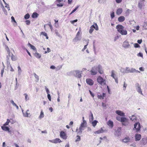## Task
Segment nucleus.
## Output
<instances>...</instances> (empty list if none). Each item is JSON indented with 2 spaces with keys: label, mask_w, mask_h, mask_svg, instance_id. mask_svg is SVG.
<instances>
[{
  "label": "nucleus",
  "mask_w": 147,
  "mask_h": 147,
  "mask_svg": "<svg viewBox=\"0 0 147 147\" xmlns=\"http://www.w3.org/2000/svg\"><path fill=\"white\" fill-rule=\"evenodd\" d=\"M134 129H135L136 132H138L141 128L140 123L139 122L136 123L134 124Z\"/></svg>",
  "instance_id": "obj_4"
},
{
  "label": "nucleus",
  "mask_w": 147,
  "mask_h": 147,
  "mask_svg": "<svg viewBox=\"0 0 147 147\" xmlns=\"http://www.w3.org/2000/svg\"><path fill=\"white\" fill-rule=\"evenodd\" d=\"M135 140L136 141H139L140 140L141 136L140 134H136L135 135Z\"/></svg>",
  "instance_id": "obj_10"
},
{
  "label": "nucleus",
  "mask_w": 147,
  "mask_h": 147,
  "mask_svg": "<svg viewBox=\"0 0 147 147\" xmlns=\"http://www.w3.org/2000/svg\"><path fill=\"white\" fill-rule=\"evenodd\" d=\"M10 102H11V103L12 104V105L13 106H15L16 107V108L17 109H19L18 107V106H17L16 105V104L15 103H14V101L13 100H11V101Z\"/></svg>",
  "instance_id": "obj_29"
},
{
  "label": "nucleus",
  "mask_w": 147,
  "mask_h": 147,
  "mask_svg": "<svg viewBox=\"0 0 147 147\" xmlns=\"http://www.w3.org/2000/svg\"><path fill=\"white\" fill-rule=\"evenodd\" d=\"M78 7H76L71 12V13H74L75 11L78 9Z\"/></svg>",
  "instance_id": "obj_48"
},
{
  "label": "nucleus",
  "mask_w": 147,
  "mask_h": 147,
  "mask_svg": "<svg viewBox=\"0 0 147 147\" xmlns=\"http://www.w3.org/2000/svg\"><path fill=\"white\" fill-rule=\"evenodd\" d=\"M124 27L121 25H118L116 27L117 31L122 35H126L127 34V32L124 29Z\"/></svg>",
  "instance_id": "obj_1"
},
{
  "label": "nucleus",
  "mask_w": 147,
  "mask_h": 147,
  "mask_svg": "<svg viewBox=\"0 0 147 147\" xmlns=\"http://www.w3.org/2000/svg\"><path fill=\"white\" fill-rule=\"evenodd\" d=\"M98 122V121L96 120H94L92 122V125L94 127H95L96 125L97 124V123Z\"/></svg>",
  "instance_id": "obj_30"
},
{
  "label": "nucleus",
  "mask_w": 147,
  "mask_h": 147,
  "mask_svg": "<svg viewBox=\"0 0 147 147\" xmlns=\"http://www.w3.org/2000/svg\"><path fill=\"white\" fill-rule=\"evenodd\" d=\"M138 56H140V57H142L143 56V54L142 53H139L138 54Z\"/></svg>",
  "instance_id": "obj_59"
},
{
  "label": "nucleus",
  "mask_w": 147,
  "mask_h": 147,
  "mask_svg": "<svg viewBox=\"0 0 147 147\" xmlns=\"http://www.w3.org/2000/svg\"><path fill=\"white\" fill-rule=\"evenodd\" d=\"M123 10L122 8H119L117 9L116 11V14L118 15H120L122 13Z\"/></svg>",
  "instance_id": "obj_15"
},
{
  "label": "nucleus",
  "mask_w": 147,
  "mask_h": 147,
  "mask_svg": "<svg viewBox=\"0 0 147 147\" xmlns=\"http://www.w3.org/2000/svg\"><path fill=\"white\" fill-rule=\"evenodd\" d=\"M137 91L139 93H140L142 95H143V94L142 93V92L140 87L138 86V87Z\"/></svg>",
  "instance_id": "obj_33"
},
{
  "label": "nucleus",
  "mask_w": 147,
  "mask_h": 147,
  "mask_svg": "<svg viewBox=\"0 0 147 147\" xmlns=\"http://www.w3.org/2000/svg\"><path fill=\"white\" fill-rule=\"evenodd\" d=\"M122 123V125H126L128 123V120L125 117H121V119L120 121Z\"/></svg>",
  "instance_id": "obj_5"
},
{
  "label": "nucleus",
  "mask_w": 147,
  "mask_h": 147,
  "mask_svg": "<svg viewBox=\"0 0 147 147\" xmlns=\"http://www.w3.org/2000/svg\"><path fill=\"white\" fill-rule=\"evenodd\" d=\"M116 113L118 114V115L122 116H125V113H123L122 111H121L119 110H117L115 111Z\"/></svg>",
  "instance_id": "obj_11"
},
{
  "label": "nucleus",
  "mask_w": 147,
  "mask_h": 147,
  "mask_svg": "<svg viewBox=\"0 0 147 147\" xmlns=\"http://www.w3.org/2000/svg\"><path fill=\"white\" fill-rule=\"evenodd\" d=\"M72 0H68V3L69 4H71V3Z\"/></svg>",
  "instance_id": "obj_60"
},
{
  "label": "nucleus",
  "mask_w": 147,
  "mask_h": 147,
  "mask_svg": "<svg viewBox=\"0 0 147 147\" xmlns=\"http://www.w3.org/2000/svg\"><path fill=\"white\" fill-rule=\"evenodd\" d=\"M116 119L118 121H120L121 119V117H120L118 116L117 117Z\"/></svg>",
  "instance_id": "obj_50"
},
{
  "label": "nucleus",
  "mask_w": 147,
  "mask_h": 147,
  "mask_svg": "<svg viewBox=\"0 0 147 147\" xmlns=\"http://www.w3.org/2000/svg\"><path fill=\"white\" fill-rule=\"evenodd\" d=\"M80 40L79 36H76V37L73 39V40L74 42H76Z\"/></svg>",
  "instance_id": "obj_24"
},
{
  "label": "nucleus",
  "mask_w": 147,
  "mask_h": 147,
  "mask_svg": "<svg viewBox=\"0 0 147 147\" xmlns=\"http://www.w3.org/2000/svg\"><path fill=\"white\" fill-rule=\"evenodd\" d=\"M88 42L87 43V44L86 45H85L84 47V48L82 49V51H84L87 48V46L88 45Z\"/></svg>",
  "instance_id": "obj_45"
},
{
  "label": "nucleus",
  "mask_w": 147,
  "mask_h": 147,
  "mask_svg": "<svg viewBox=\"0 0 147 147\" xmlns=\"http://www.w3.org/2000/svg\"><path fill=\"white\" fill-rule=\"evenodd\" d=\"M97 80V82L102 85H104L106 84L105 80L103 79L100 76H98Z\"/></svg>",
  "instance_id": "obj_2"
},
{
  "label": "nucleus",
  "mask_w": 147,
  "mask_h": 147,
  "mask_svg": "<svg viewBox=\"0 0 147 147\" xmlns=\"http://www.w3.org/2000/svg\"><path fill=\"white\" fill-rule=\"evenodd\" d=\"M103 131L102 129L101 128L100 129L98 130L97 131H95L94 133L95 134H98L101 133H102Z\"/></svg>",
  "instance_id": "obj_22"
},
{
  "label": "nucleus",
  "mask_w": 147,
  "mask_h": 147,
  "mask_svg": "<svg viewBox=\"0 0 147 147\" xmlns=\"http://www.w3.org/2000/svg\"><path fill=\"white\" fill-rule=\"evenodd\" d=\"M41 35H43L44 36H46V33L45 32H42L40 33Z\"/></svg>",
  "instance_id": "obj_55"
},
{
  "label": "nucleus",
  "mask_w": 147,
  "mask_h": 147,
  "mask_svg": "<svg viewBox=\"0 0 147 147\" xmlns=\"http://www.w3.org/2000/svg\"><path fill=\"white\" fill-rule=\"evenodd\" d=\"M38 14L36 13H34L32 16V17L33 18H36L38 17Z\"/></svg>",
  "instance_id": "obj_25"
},
{
  "label": "nucleus",
  "mask_w": 147,
  "mask_h": 147,
  "mask_svg": "<svg viewBox=\"0 0 147 147\" xmlns=\"http://www.w3.org/2000/svg\"><path fill=\"white\" fill-rule=\"evenodd\" d=\"M18 74L19 75H20L22 72V70L20 66H18Z\"/></svg>",
  "instance_id": "obj_27"
},
{
  "label": "nucleus",
  "mask_w": 147,
  "mask_h": 147,
  "mask_svg": "<svg viewBox=\"0 0 147 147\" xmlns=\"http://www.w3.org/2000/svg\"><path fill=\"white\" fill-rule=\"evenodd\" d=\"M95 29L96 30H98V28L97 24L94 23L93 25H92L90 27V28L89 31V32L90 34H91L94 30V29Z\"/></svg>",
  "instance_id": "obj_3"
},
{
  "label": "nucleus",
  "mask_w": 147,
  "mask_h": 147,
  "mask_svg": "<svg viewBox=\"0 0 147 147\" xmlns=\"http://www.w3.org/2000/svg\"><path fill=\"white\" fill-rule=\"evenodd\" d=\"M2 129L5 131H9V128L7 126H2Z\"/></svg>",
  "instance_id": "obj_23"
},
{
  "label": "nucleus",
  "mask_w": 147,
  "mask_h": 147,
  "mask_svg": "<svg viewBox=\"0 0 147 147\" xmlns=\"http://www.w3.org/2000/svg\"><path fill=\"white\" fill-rule=\"evenodd\" d=\"M30 47H31V49H33V50H34L35 51L36 50V48L34 46H33L32 45H30Z\"/></svg>",
  "instance_id": "obj_41"
},
{
  "label": "nucleus",
  "mask_w": 147,
  "mask_h": 147,
  "mask_svg": "<svg viewBox=\"0 0 147 147\" xmlns=\"http://www.w3.org/2000/svg\"><path fill=\"white\" fill-rule=\"evenodd\" d=\"M84 127L80 126L79 129V131L78 132V133L79 134H80L82 133V130L84 129Z\"/></svg>",
  "instance_id": "obj_20"
},
{
  "label": "nucleus",
  "mask_w": 147,
  "mask_h": 147,
  "mask_svg": "<svg viewBox=\"0 0 147 147\" xmlns=\"http://www.w3.org/2000/svg\"><path fill=\"white\" fill-rule=\"evenodd\" d=\"M30 17L29 14L28 13L26 14L24 16V18L26 19H28Z\"/></svg>",
  "instance_id": "obj_37"
},
{
  "label": "nucleus",
  "mask_w": 147,
  "mask_h": 147,
  "mask_svg": "<svg viewBox=\"0 0 147 147\" xmlns=\"http://www.w3.org/2000/svg\"><path fill=\"white\" fill-rule=\"evenodd\" d=\"M34 77L37 80H38V76L36 75L35 74H34Z\"/></svg>",
  "instance_id": "obj_57"
},
{
  "label": "nucleus",
  "mask_w": 147,
  "mask_h": 147,
  "mask_svg": "<svg viewBox=\"0 0 147 147\" xmlns=\"http://www.w3.org/2000/svg\"><path fill=\"white\" fill-rule=\"evenodd\" d=\"M6 50L7 51L8 53H10V51L9 49V48H8V47L7 46L6 48Z\"/></svg>",
  "instance_id": "obj_46"
},
{
  "label": "nucleus",
  "mask_w": 147,
  "mask_h": 147,
  "mask_svg": "<svg viewBox=\"0 0 147 147\" xmlns=\"http://www.w3.org/2000/svg\"><path fill=\"white\" fill-rule=\"evenodd\" d=\"M44 116V114L43 112L42 111H41L40 112V115L39 116V118H43Z\"/></svg>",
  "instance_id": "obj_35"
},
{
  "label": "nucleus",
  "mask_w": 147,
  "mask_h": 147,
  "mask_svg": "<svg viewBox=\"0 0 147 147\" xmlns=\"http://www.w3.org/2000/svg\"><path fill=\"white\" fill-rule=\"evenodd\" d=\"M96 69L98 70V72L100 74H102L104 73L102 68L101 66L98 65L97 66H96Z\"/></svg>",
  "instance_id": "obj_8"
},
{
  "label": "nucleus",
  "mask_w": 147,
  "mask_h": 147,
  "mask_svg": "<svg viewBox=\"0 0 147 147\" xmlns=\"http://www.w3.org/2000/svg\"><path fill=\"white\" fill-rule=\"evenodd\" d=\"M76 74L75 76L78 78H80L81 77V73L80 72L78 71H76Z\"/></svg>",
  "instance_id": "obj_13"
},
{
  "label": "nucleus",
  "mask_w": 147,
  "mask_h": 147,
  "mask_svg": "<svg viewBox=\"0 0 147 147\" xmlns=\"http://www.w3.org/2000/svg\"><path fill=\"white\" fill-rule=\"evenodd\" d=\"M130 119L132 121H136L137 117L134 115H132L131 118Z\"/></svg>",
  "instance_id": "obj_32"
},
{
  "label": "nucleus",
  "mask_w": 147,
  "mask_h": 147,
  "mask_svg": "<svg viewBox=\"0 0 147 147\" xmlns=\"http://www.w3.org/2000/svg\"><path fill=\"white\" fill-rule=\"evenodd\" d=\"M89 91L90 93V94H91V95L93 97H94V94H93L90 90H89Z\"/></svg>",
  "instance_id": "obj_54"
},
{
  "label": "nucleus",
  "mask_w": 147,
  "mask_h": 147,
  "mask_svg": "<svg viewBox=\"0 0 147 147\" xmlns=\"http://www.w3.org/2000/svg\"><path fill=\"white\" fill-rule=\"evenodd\" d=\"M10 122V120L9 119H7V122L5 123V124L6 125H8L9 123Z\"/></svg>",
  "instance_id": "obj_56"
},
{
  "label": "nucleus",
  "mask_w": 147,
  "mask_h": 147,
  "mask_svg": "<svg viewBox=\"0 0 147 147\" xmlns=\"http://www.w3.org/2000/svg\"><path fill=\"white\" fill-rule=\"evenodd\" d=\"M130 139L129 137H125L122 140V142L125 143H127L130 141Z\"/></svg>",
  "instance_id": "obj_12"
},
{
  "label": "nucleus",
  "mask_w": 147,
  "mask_h": 147,
  "mask_svg": "<svg viewBox=\"0 0 147 147\" xmlns=\"http://www.w3.org/2000/svg\"><path fill=\"white\" fill-rule=\"evenodd\" d=\"M61 142V140L58 138H56L53 140V142L54 143H57L58 142L60 143Z\"/></svg>",
  "instance_id": "obj_17"
},
{
  "label": "nucleus",
  "mask_w": 147,
  "mask_h": 147,
  "mask_svg": "<svg viewBox=\"0 0 147 147\" xmlns=\"http://www.w3.org/2000/svg\"><path fill=\"white\" fill-rule=\"evenodd\" d=\"M81 34V30L80 29L79 31L77 33L76 36H79Z\"/></svg>",
  "instance_id": "obj_39"
},
{
  "label": "nucleus",
  "mask_w": 147,
  "mask_h": 147,
  "mask_svg": "<svg viewBox=\"0 0 147 147\" xmlns=\"http://www.w3.org/2000/svg\"><path fill=\"white\" fill-rule=\"evenodd\" d=\"M57 5L58 7H62L63 6V4L62 3L57 4Z\"/></svg>",
  "instance_id": "obj_44"
},
{
  "label": "nucleus",
  "mask_w": 147,
  "mask_h": 147,
  "mask_svg": "<svg viewBox=\"0 0 147 147\" xmlns=\"http://www.w3.org/2000/svg\"><path fill=\"white\" fill-rule=\"evenodd\" d=\"M86 83L90 86L92 85L94 83L93 81L90 78H87L86 80Z\"/></svg>",
  "instance_id": "obj_9"
},
{
  "label": "nucleus",
  "mask_w": 147,
  "mask_h": 147,
  "mask_svg": "<svg viewBox=\"0 0 147 147\" xmlns=\"http://www.w3.org/2000/svg\"><path fill=\"white\" fill-rule=\"evenodd\" d=\"M49 26L50 27V29H51V30L52 31L53 30V28L52 27V26L51 24V23L50 22L48 24Z\"/></svg>",
  "instance_id": "obj_43"
},
{
  "label": "nucleus",
  "mask_w": 147,
  "mask_h": 147,
  "mask_svg": "<svg viewBox=\"0 0 147 147\" xmlns=\"http://www.w3.org/2000/svg\"><path fill=\"white\" fill-rule=\"evenodd\" d=\"M0 5H1V7L2 8H3L4 7V6L1 1L0 2Z\"/></svg>",
  "instance_id": "obj_61"
},
{
  "label": "nucleus",
  "mask_w": 147,
  "mask_h": 147,
  "mask_svg": "<svg viewBox=\"0 0 147 147\" xmlns=\"http://www.w3.org/2000/svg\"><path fill=\"white\" fill-rule=\"evenodd\" d=\"M138 6L140 8V9L142 8V3H138Z\"/></svg>",
  "instance_id": "obj_52"
},
{
  "label": "nucleus",
  "mask_w": 147,
  "mask_h": 147,
  "mask_svg": "<svg viewBox=\"0 0 147 147\" xmlns=\"http://www.w3.org/2000/svg\"><path fill=\"white\" fill-rule=\"evenodd\" d=\"M111 76L112 77H113V78H114L116 77V76H115V74L114 73V71H112Z\"/></svg>",
  "instance_id": "obj_38"
},
{
  "label": "nucleus",
  "mask_w": 147,
  "mask_h": 147,
  "mask_svg": "<svg viewBox=\"0 0 147 147\" xmlns=\"http://www.w3.org/2000/svg\"><path fill=\"white\" fill-rule=\"evenodd\" d=\"M47 93L48 94H47L48 98V99H49V101H51V96L50 94H48V92H49V91L48 89L47 88Z\"/></svg>",
  "instance_id": "obj_31"
},
{
  "label": "nucleus",
  "mask_w": 147,
  "mask_h": 147,
  "mask_svg": "<svg viewBox=\"0 0 147 147\" xmlns=\"http://www.w3.org/2000/svg\"><path fill=\"white\" fill-rule=\"evenodd\" d=\"M60 136L61 138L64 140H66L67 138L66 133L63 131H61L60 132Z\"/></svg>",
  "instance_id": "obj_6"
},
{
  "label": "nucleus",
  "mask_w": 147,
  "mask_h": 147,
  "mask_svg": "<svg viewBox=\"0 0 147 147\" xmlns=\"http://www.w3.org/2000/svg\"><path fill=\"white\" fill-rule=\"evenodd\" d=\"M97 70L96 67H94L92 68L90 71L91 74L92 75H96L97 73Z\"/></svg>",
  "instance_id": "obj_7"
},
{
  "label": "nucleus",
  "mask_w": 147,
  "mask_h": 147,
  "mask_svg": "<svg viewBox=\"0 0 147 147\" xmlns=\"http://www.w3.org/2000/svg\"><path fill=\"white\" fill-rule=\"evenodd\" d=\"M89 117L90 121H93L94 117L93 114L91 112H90V114L89 116Z\"/></svg>",
  "instance_id": "obj_21"
},
{
  "label": "nucleus",
  "mask_w": 147,
  "mask_h": 147,
  "mask_svg": "<svg viewBox=\"0 0 147 147\" xmlns=\"http://www.w3.org/2000/svg\"><path fill=\"white\" fill-rule=\"evenodd\" d=\"M111 18L112 19L113 18L115 17L114 12H113L111 14Z\"/></svg>",
  "instance_id": "obj_40"
},
{
  "label": "nucleus",
  "mask_w": 147,
  "mask_h": 147,
  "mask_svg": "<svg viewBox=\"0 0 147 147\" xmlns=\"http://www.w3.org/2000/svg\"><path fill=\"white\" fill-rule=\"evenodd\" d=\"M24 95L25 96V99L26 101H27L29 99V97L27 94L25 93L24 94Z\"/></svg>",
  "instance_id": "obj_34"
},
{
  "label": "nucleus",
  "mask_w": 147,
  "mask_h": 147,
  "mask_svg": "<svg viewBox=\"0 0 147 147\" xmlns=\"http://www.w3.org/2000/svg\"><path fill=\"white\" fill-rule=\"evenodd\" d=\"M25 22H26V24L27 25H29L30 24V22L29 20H26V21Z\"/></svg>",
  "instance_id": "obj_49"
},
{
  "label": "nucleus",
  "mask_w": 147,
  "mask_h": 147,
  "mask_svg": "<svg viewBox=\"0 0 147 147\" xmlns=\"http://www.w3.org/2000/svg\"><path fill=\"white\" fill-rule=\"evenodd\" d=\"M122 0H116V2L117 3H120L121 2Z\"/></svg>",
  "instance_id": "obj_58"
},
{
  "label": "nucleus",
  "mask_w": 147,
  "mask_h": 147,
  "mask_svg": "<svg viewBox=\"0 0 147 147\" xmlns=\"http://www.w3.org/2000/svg\"><path fill=\"white\" fill-rule=\"evenodd\" d=\"M3 11L4 12L5 14L6 15H7V12L6 10L4 8H2Z\"/></svg>",
  "instance_id": "obj_42"
},
{
  "label": "nucleus",
  "mask_w": 147,
  "mask_h": 147,
  "mask_svg": "<svg viewBox=\"0 0 147 147\" xmlns=\"http://www.w3.org/2000/svg\"><path fill=\"white\" fill-rule=\"evenodd\" d=\"M34 55L36 58H40L41 57V55L37 53H34Z\"/></svg>",
  "instance_id": "obj_26"
},
{
  "label": "nucleus",
  "mask_w": 147,
  "mask_h": 147,
  "mask_svg": "<svg viewBox=\"0 0 147 147\" xmlns=\"http://www.w3.org/2000/svg\"><path fill=\"white\" fill-rule=\"evenodd\" d=\"M128 42L125 41L123 42V46L124 47H128L129 46Z\"/></svg>",
  "instance_id": "obj_16"
},
{
  "label": "nucleus",
  "mask_w": 147,
  "mask_h": 147,
  "mask_svg": "<svg viewBox=\"0 0 147 147\" xmlns=\"http://www.w3.org/2000/svg\"><path fill=\"white\" fill-rule=\"evenodd\" d=\"M134 46L136 48H138L140 47V45L138 43H135L134 44Z\"/></svg>",
  "instance_id": "obj_47"
},
{
  "label": "nucleus",
  "mask_w": 147,
  "mask_h": 147,
  "mask_svg": "<svg viewBox=\"0 0 147 147\" xmlns=\"http://www.w3.org/2000/svg\"><path fill=\"white\" fill-rule=\"evenodd\" d=\"M118 21L120 22H122L125 20V18L123 16H121L118 19Z\"/></svg>",
  "instance_id": "obj_14"
},
{
  "label": "nucleus",
  "mask_w": 147,
  "mask_h": 147,
  "mask_svg": "<svg viewBox=\"0 0 147 147\" xmlns=\"http://www.w3.org/2000/svg\"><path fill=\"white\" fill-rule=\"evenodd\" d=\"M98 98L99 99H101L102 98V95L101 94H100L99 95H98Z\"/></svg>",
  "instance_id": "obj_64"
},
{
  "label": "nucleus",
  "mask_w": 147,
  "mask_h": 147,
  "mask_svg": "<svg viewBox=\"0 0 147 147\" xmlns=\"http://www.w3.org/2000/svg\"><path fill=\"white\" fill-rule=\"evenodd\" d=\"M77 21H78V20L77 19H76V20H73V21H71V22L72 24H74V22H77Z\"/></svg>",
  "instance_id": "obj_53"
},
{
  "label": "nucleus",
  "mask_w": 147,
  "mask_h": 147,
  "mask_svg": "<svg viewBox=\"0 0 147 147\" xmlns=\"http://www.w3.org/2000/svg\"><path fill=\"white\" fill-rule=\"evenodd\" d=\"M76 137L77 138L75 140L76 142L79 141L80 140L81 138L80 136L78 135Z\"/></svg>",
  "instance_id": "obj_36"
},
{
  "label": "nucleus",
  "mask_w": 147,
  "mask_h": 147,
  "mask_svg": "<svg viewBox=\"0 0 147 147\" xmlns=\"http://www.w3.org/2000/svg\"><path fill=\"white\" fill-rule=\"evenodd\" d=\"M115 80V82L117 83L118 82V79L117 78V77H116L115 78H114Z\"/></svg>",
  "instance_id": "obj_63"
},
{
  "label": "nucleus",
  "mask_w": 147,
  "mask_h": 147,
  "mask_svg": "<svg viewBox=\"0 0 147 147\" xmlns=\"http://www.w3.org/2000/svg\"><path fill=\"white\" fill-rule=\"evenodd\" d=\"M86 124L87 123L86 121H83V122L81 124L80 126L84 128L86 127Z\"/></svg>",
  "instance_id": "obj_18"
},
{
  "label": "nucleus",
  "mask_w": 147,
  "mask_h": 147,
  "mask_svg": "<svg viewBox=\"0 0 147 147\" xmlns=\"http://www.w3.org/2000/svg\"><path fill=\"white\" fill-rule=\"evenodd\" d=\"M29 110H27L26 111V112L25 113H23V116L24 117H28V115L30 114L29 113H28V112L29 111Z\"/></svg>",
  "instance_id": "obj_28"
},
{
  "label": "nucleus",
  "mask_w": 147,
  "mask_h": 147,
  "mask_svg": "<svg viewBox=\"0 0 147 147\" xmlns=\"http://www.w3.org/2000/svg\"><path fill=\"white\" fill-rule=\"evenodd\" d=\"M142 40H138L137 42L139 44H140L142 43Z\"/></svg>",
  "instance_id": "obj_62"
},
{
  "label": "nucleus",
  "mask_w": 147,
  "mask_h": 147,
  "mask_svg": "<svg viewBox=\"0 0 147 147\" xmlns=\"http://www.w3.org/2000/svg\"><path fill=\"white\" fill-rule=\"evenodd\" d=\"M107 124L109 126L111 127L113 126V122L111 120H109L108 121Z\"/></svg>",
  "instance_id": "obj_19"
},
{
  "label": "nucleus",
  "mask_w": 147,
  "mask_h": 147,
  "mask_svg": "<svg viewBox=\"0 0 147 147\" xmlns=\"http://www.w3.org/2000/svg\"><path fill=\"white\" fill-rule=\"evenodd\" d=\"M54 21L55 22V26H56V25H57V26H58V23H57H57L58 22V20H54Z\"/></svg>",
  "instance_id": "obj_51"
}]
</instances>
